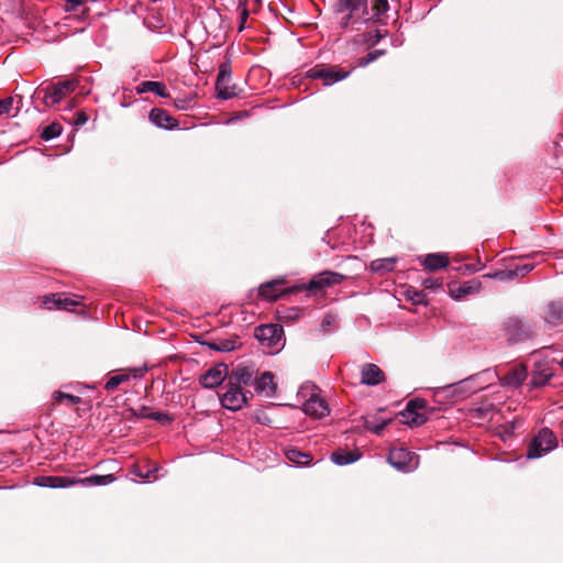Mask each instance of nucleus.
I'll list each match as a JSON object with an SVG mask.
<instances>
[{"mask_svg": "<svg viewBox=\"0 0 563 563\" xmlns=\"http://www.w3.org/2000/svg\"><path fill=\"white\" fill-rule=\"evenodd\" d=\"M559 364L563 368V358L559 362Z\"/></svg>", "mask_w": 563, "mask_h": 563, "instance_id": "4d7b16f0", "label": "nucleus"}, {"mask_svg": "<svg viewBox=\"0 0 563 563\" xmlns=\"http://www.w3.org/2000/svg\"><path fill=\"white\" fill-rule=\"evenodd\" d=\"M494 377L495 374L489 369H486L459 383L452 384L450 388L453 389V394L460 393L461 397L464 398L467 395L484 389L487 385L490 384L489 380H492Z\"/></svg>", "mask_w": 563, "mask_h": 563, "instance_id": "20e7f679", "label": "nucleus"}, {"mask_svg": "<svg viewBox=\"0 0 563 563\" xmlns=\"http://www.w3.org/2000/svg\"><path fill=\"white\" fill-rule=\"evenodd\" d=\"M157 471V468H153L147 471L146 473H143L141 468H136L134 471V474L143 479L151 481L152 475Z\"/></svg>", "mask_w": 563, "mask_h": 563, "instance_id": "49530a36", "label": "nucleus"}, {"mask_svg": "<svg viewBox=\"0 0 563 563\" xmlns=\"http://www.w3.org/2000/svg\"><path fill=\"white\" fill-rule=\"evenodd\" d=\"M34 484L41 487L66 488L74 486L73 477L68 476H38Z\"/></svg>", "mask_w": 563, "mask_h": 563, "instance_id": "6ab92c4d", "label": "nucleus"}, {"mask_svg": "<svg viewBox=\"0 0 563 563\" xmlns=\"http://www.w3.org/2000/svg\"><path fill=\"white\" fill-rule=\"evenodd\" d=\"M396 262V257L379 258L373 261L371 267L374 272H391L395 268Z\"/></svg>", "mask_w": 563, "mask_h": 563, "instance_id": "72a5a7b5", "label": "nucleus"}, {"mask_svg": "<svg viewBox=\"0 0 563 563\" xmlns=\"http://www.w3.org/2000/svg\"><path fill=\"white\" fill-rule=\"evenodd\" d=\"M424 402L422 400H410L407 406L405 412H402V417L406 418L405 422L410 426H421L426 422V417L423 413L418 412V409H423Z\"/></svg>", "mask_w": 563, "mask_h": 563, "instance_id": "f3484780", "label": "nucleus"}, {"mask_svg": "<svg viewBox=\"0 0 563 563\" xmlns=\"http://www.w3.org/2000/svg\"><path fill=\"white\" fill-rule=\"evenodd\" d=\"M227 377H229L228 366L218 364L202 374L199 378V383L202 387L211 389L224 383Z\"/></svg>", "mask_w": 563, "mask_h": 563, "instance_id": "9d476101", "label": "nucleus"}, {"mask_svg": "<svg viewBox=\"0 0 563 563\" xmlns=\"http://www.w3.org/2000/svg\"><path fill=\"white\" fill-rule=\"evenodd\" d=\"M558 446V439L554 432L544 427L532 438L527 456L528 459H539Z\"/></svg>", "mask_w": 563, "mask_h": 563, "instance_id": "7ed1b4c3", "label": "nucleus"}, {"mask_svg": "<svg viewBox=\"0 0 563 563\" xmlns=\"http://www.w3.org/2000/svg\"><path fill=\"white\" fill-rule=\"evenodd\" d=\"M373 53H376V58L383 54V51L376 49Z\"/></svg>", "mask_w": 563, "mask_h": 563, "instance_id": "5fc2aeb1", "label": "nucleus"}, {"mask_svg": "<svg viewBox=\"0 0 563 563\" xmlns=\"http://www.w3.org/2000/svg\"><path fill=\"white\" fill-rule=\"evenodd\" d=\"M287 460L296 466L309 465L312 461V456L308 453H303L297 449H289L286 451Z\"/></svg>", "mask_w": 563, "mask_h": 563, "instance_id": "7c9ffc66", "label": "nucleus"}, {"mask_svg": "<svg viewBox=\"0 0 563 563\" xmlns=\"http://www.w3.org/2000/svg\"><path fill=\"white\" fill-rule=\"evenodd\" d=\"M361 457V453L356 451H349V452H333L331 454V461L340 466L351 464L353 462H356Z\"/></svg>", "mask_w": 563, "mask_h": 563, "instance_id": "2f4dec72", "label": "nucleus"}, {"mask_svg": "<svg viewBox=\"0 0 563 563\" xmlns=\"http://www.w3.org/2000/svg\"><path fill=\"white\" fill-rule=\"evenodd\" d=\"M115 481V476L112 474L107 475H90L84 478L73 477L74 486L81 485L85 487L90 486H106Z\"/></svg>", "mask_w": 563, "mask_h": 563, "instance_id": "b1692460", "label": "nucleus"}, {"mask_svg": "<svg viewBox=\"0 0 563 563\" xmlns=\"http://www.w3.org/2000/svg\"><path fill=\"white\" fill-rule=\"evenodd\" d=\"M231 75H232V71H231L230 65L228 63L221 64L219 67L216 86L221 87L223 85L229 84L230 79H231Z\"/></svg>", "mask_w": 563, "mask_h": 563, "instance_id": "c9c22d12", "label": "nucleus"}, {"mask_svg": "<svg viewBox=\"0 0 563 563\" xmlns=\"http://www.w3.org/2000/svg\"><path fill=\"white\" fill-rule=\"evenodd\" d=\"M364 428L375 434H379L390 422V419L379 415H367L364 418Z\"/></svg>", "mask_w": 563, "mask_h": 563, "instance_id": "c85d7f7f", "label": "nucleus"}, {"mask_svg": "<svg viewBox=\"0 0 563 563\" xmlns=\"http://www.w3.org/2000/svg\"><path fill=\"white\" fill-rule=\"evenodd\" d=\"M136 89H137L139 93L153 92L158 97L169 98V92L167 90V87L162 81H153V80L142 81L137 86Z\"/></svg>", "mask_w": 563, "mask_h": 563, "instance_id": "bb28decb", "label": "nucleus"}, {"mask_svg": "<svg viewBox=\"0 0 563 563\" xmlns=\"http://www.w3.org/2000/svg\"><path fill=\"white\" fill-rule=\"evenodd\" d=\"M253 372L246 366H238L232 373L229 375L228 379L232 384L236 386H247L252 383Z\"/></svg>", "mask_w": 563, "mask_h": 563, "instance_id": "a878e982", "label": "nucleus"}, {"mask_svg": "<svg viewBox=\"0 0 563 563\" xmlns=\"http://www.w3.org/2000/svg\"><path fill=\"white\" fill-rule=\"evenodd\" d=\"M80 303V297L76 295L52 294L43 298V307L46 309L73 310Z\"/></svg>", "mask_w": 563, "mask_h": 563, "instance_id": "6e6552de", "label": "nucleus"}, {"mask_svg": "<svg viewBox=\"0 0 563 563\" xmlns=\"http://www.w3.org/2000/svg\"><path fill=\"white\" fill-rule=\"evenodd\" d=\"M238 10L240 11V20H241L240 30H242L244 23L247 20V16H249V9H247V7H238Z\"/></svg>", "mask_w": 563, "mask_h": 563, "instance_id": "09e8293b", "label": "nucleus"}, {"mask_svg": "<svg viewBox=\"0 0 563 563\" xmlns=\"http://www.w3.org/2000/svg\"><path fill=\"white\" fill-rule=\"evenodd\" d=\"M532 269H533L532 264H523V265L516 266L514 269L500 271L495 274H487V275H485V277L496 278V279H500V280L514 279L517 277H523Z\"/></svg>", "mask_w": 563, "mask_h": 563, "instance_id": "4be33fe9", "label": "nucleus"}, {"mask_svg": "<svg viewBox=\"0 0 563 563\" xmlns=\"http://www.w3.org/2000/svg\"><path fill=\"white\" fill-rule=\"evenodd\" d=\"M148 417L156 421H168L169 420L168 416L161 411L152 412L151 415H148Z\"/></svg>", "mask_w": 563, "mask_h": 563, "instance_id": "8fccbe9b", "label": "nucleus"}, {"mask_svg": "<svg viewBox=\"0 0 563 563\" xmlns=\"http://www.w3.org/2000/svg\"><path fill=\"white\" fill-rule=\"evenodd\" d=\"M347 13L342 18L341 22H340V26L341 29L345 30L347 29L350 25H355L357 23L362 24V20L361 21H357V20H354V15L356 12H351V11H346Z\"/></svg>", "mask_w": 563, "mask_h": 563, "instance_id": "a19ab883", "label": "nucleus"}, {"mask_svg": "<svg viewBox=\"0 0 563 563\" xmlns=\"http://www.w3.org/2000/svg\"><path fill=\"white\" fill-rule=\"evenodd\" d=\"M388 463L396 470L409 473L419 465V456L405 448H395L389 451Z\"/></svg>", "mask_w": 563, "mask_h": 563, "instance_id": "423d86ee", "label": "nucleus"}, {"mask_svg": "<svg viewBox=\"0 0 563 563\" xmlns=\"http://www.w3.org/2000/svg\"><path fill=\"white\" fill-rule=\"evenodd\" d=\"M422 265L428 271H438L449 265V257L443 253H431L424 256Z\"/></svg>", "mask_w": 563, "mask_h": 563, "instance_id": "cd10ccee", "label": "nucleus"}, {"mask_svg": "<svg viewBox=\"0 0 563 563\" xmlns=\"http://www.w3.org/2000/svg\"><path fill=\"white\" fill-rule=\"evenodd\" d=\"M345 276L331 271H324L316 275L308 284L309 290H323L328 287L340 285Z\"/></svg>", "mask_w": 563, "mask_h": 563, "instance_id": "1a4fd4ad", "label": "nucleus"}, {"mask_svg": "<svg viewBox=\"0 0 563 563\" xmlns=\"http://www.w3.org/2000/svg\"><path fill=\"white\" fill-rule=\"evenodd\" d=\"M217 96L220 99L228 100L236 96L235 87L229 86V84L223 85L221 87L216 86Z\"/></svg>", "mask_w": 563, "mask_h": 563, "instance_id": "4c0bfd02", "label": "nucleus"}, {"mask_svg": "<svg viewBox=\"0 0 563 563\" xmlns=\"http://www.w3.org/2000/svg\"><path fill=\"white\" fill-rule=\"evenodd\" d=\"M367 0H339L335 4L336 13H344L346 11L357 12L360 9L363 10L362 22L367 20Z\"/></svg>", "mask_w": 563, "mask_h": 563, "instance_id": "aec40b11", "label": "nucleus"}, {"mask_svg": "<svg viewBox=\"0 0 563 563\" xmlns=\"http://www.w3.org/2000/svg\"><path fill=\"white\" fill-rule=\"evenodd\" d=\"M81 3V0H67L66 2V10L73 11L76 10L77 7Z\"/></svg>", "mask_w": 563, "mask_h": 563, "instance_id": "603ef678", "label": "nucleus"}, {"mask_svg": "<svg viewBox=\"0 0 563 563\" xmlns=\"http://www.w3.org/2000/svg\"><path fill=\"white\" fill-rule=\"evenodd\" d=\"M63 128L59 123L53 122L45 126L41 133L44 141H51L60 135Z\"/></svg>", "mask_w": 563, "mask_h": 563, "instance_id": "f704fd0d", "label": "nucleus"}, {"mask_svg": "<svg viewBox=\"0 0 563 563\" xmlns=\"http://www.w3.org/2000/svg\"><path fill=\"white\" fill-rule=\"evenodd\" d=\"M527 377V369L522 365H518L512 367L500 377V382L504 386L518 387L520 386Z\"/></svg>", "mask_w": 563, "mask_h": 563, "instance_id": "412c9836", "label": "nucleus"}, {"mask_svg": "<svg viewBox=\"0 0 563 563\" xmlns=\"http://www.w3.org/2000/svg\"><path fill=\"white\" fill-rule=\"evenodd\" d=\"M336 322V317L333 313H327L321 321V329L327 332L332 328Z\"/></svg>", "mask_w": 563, "mask_h": 563, "instance_id": "37998d69", "label": "nucleus"}, {"mask_svg": "<svg viewBox=\"0 0 563 563\" xmlns=\"http://www.w3.org/2000/svg\"><path fill=\"white\" fill-rule=\"evenodd\" d=\"M255 389L257 393L265 394L266 396H274L276 393V384L274 383V375L271 372H264L255 379Z\"/></svg>", "mask_w": 563, "mask_h": 563, "instance_id": "393cba45", "label": "nucleus"}, {"mask_svg": "<svg viewBox=\"0 0 563 563\" xmlns=\"http://www.w3.org/2000/svg\"><path fill=\"white\" fill-rule=\"evenodd\" d=\"M218 396L223 408L239 411L247 404L249 396H252V393L244 391L242 387L227 380Z\"/></svg>", "mask_w": 563, "mask_h": 563, "instance_id": "f03ea898", "label": "nucleus"}, {"mask_svg": "<svg viewBox=\"0 0 563 563\" xmlns=\"http://www.w3.org/2000/svg\"><path fill=\"white\" fill-rule=\"evenodd\" d=\"M280 284L278 282H269L262 285L258 289V294L262 298L274 301L279 298L282 290L277 289Z\"/></svg>", "mask_w": 563, "mask_h": 563, "instance_id": "473e14b6", "label": "nucleus"}, {"mask_svg": "<svg viewBox=\"0 0 563 563\" xmlns=\"http://www.w3.org/2000/svg\"><path fill=\"white\" fill-rule=\"evenodd\" d=\"M13 107V98L8 97L0 100V115L9 114Z\"/></svg>", "mask_w": 563, "mask_h": 563, "instance_id": "c03bdc74", "label": "nucleus"}, {"mask_svg": "<svg viewBox=\"0 0 563 563\" xmlns=\"http://www.w3.org/2000/svg\"><path fill=\"white\" fill-rule=\"evenodd\" d=\"M283 328L279 324H263L256 328L255 338L263 346L269 349L272 353L283 347Z\"/></svg>", "mask_w": 563, "mask_h": 563, "instance_id": "39448f33", "label": "nucleus"}, {"mask_svg": "<svg viewBox=\"0 0 563 563\" xmlns=\"http://www.w3.org/2000/svg\"><path fill=\"white\" fill-rule=\"evenodd\" d=\"M150 121L157 128L173 130L178 125L175 118L168 114L166 110L154 108L148 115Z\"/></svg>", "mask_w": 563, "mask_h": 563, "instance_id": "dca6fc26", "label": "nucleus"}, {"mask_svg": "<svg viewBox=\"0 0 563 563\" xmlns=\"http://www.w3.org/2000/svg\"><path fill=\"white\" fill-rule=\"evenodd\" d=\"M53 399L56 402L66 401L68 406L77 405L81 401V398L71 394H66L64 391H55L53 394Z\"/></svg>", "mask_w": 563, "mask_h": 563, "instance_id": "e433bc0d", "label": "nucleus"}, {"mask_svg": "<svg viewBox=\"0 0 563 563\" xmlns=\"http://www.w3.org/2000/svg\"><path fill=\"white\" fill-rule=\"evenodd\" d=\"M379 38H380V34L377 32V34H376V41H375V42H379Z\"/></svg>", "mask_w": 563, "mask_h": 563, "instance_id": "6e6d98bb", "label": "nucleus"}, {"mask_svg": "<svg viewBox=\"0 0 563 563\" xmlns=\"http://www.w3.org/2000/svg\"><path fill=\"white\" fill-rule=\"evenodd\" d=\"M505 325L509 340L514 342L526 340L532 334L531 327L519 318L508 319Z\"/></svg>", "mask_w": 563, "mask_h": 563, "instance_id": "f8f14e48", "label": "nucleus"}, {"mask_svg": "<svg viewBox=\"0 0 563 563\" xmlns=\"http://www.w3.org/2000/svg\"><path fill=\"white\" fill-rule=\"evenodd\" d=\"M540 355V352H533L531 354V358L536 364V369L532 373L530 382L533 387L544 386L554 375L553 371L545 363L539 361Z\"/></svg>", "mask_w": 563, "mask_h": 563, "instance_id": "ddd939ff", "label": "nucleus"}, {"mask_svg": "<svg viewBox=\"0 0 563 563\" xmlns=\"http://www.w3.org/2000/svg\"><path fill=\"white\" fill-rule=\"evenodd\" d=\"M407 297L416 305L427 303L426 294L418 290H408Z\"/></svg>", "mask_w": 563, "mask_h": 563, "instance_id": "79ce46f5", "label": "nucleus"}, {"mask_svg": "<svg viewBox=\"0 0 563 563\" xmlns=\"http://www.w3.org/2000/svg\"><path fill=\"white\" fill-rule=\"evenodd\" d=\"M174 106L179 110H187L188 109V100L187 99H175Z\"/></svg>", "mask_w": 563, "mask_h": 563, "instance_id": "3c124183", "label": "nucleus"}, {"mask_svg": "<svg viewBox=\"0 0 563 563\" xmlns=\"http://www.w3.org/2000/svg\"><path fill=\"white\" fill-rule=\"evenodd\" d=\"M238 7H247V0H239Z\"/></svg>", "mask_w": 563, "mask_h": 563, "instance_id": "864d4df0", "label": "nucleus"}, {"mask_svg": "<svg viewBox=\"0 0 563 563\" xmlns=\"http://www.w3.org/2000/svg\"><path fill=\"white\" fill-rule=\"evenodd\" d=\"M87 121H88V115L85 112L80 111V112L76 113L74 124L77 126H81V125L86 124Z\"/></svg>", "mask_w": 563, "mask_h": 563, "instance_id": "a18cd8bd", "label": "nucleus"}, {"mask_svg": "<svg viewBox=\"0 0 563 563\" xmlns=\"http://www.w3.org/2000/svg\"><path fill=\"white\" fill-rule=\"evenodd\" d=\"M376 59V53H368L365 57H362L358 62V65L364 67L367 66L369 63L374 62Z\"/></svg>", "mask_w": 563, "mask_h": 563, "instance_id": "de8ad7c7", "label": "nucleus"}, {"mask_svg": "<svg viewBox=\"0 0 563 563\" xmlns=\"http://www.w3.org/2000/svg\"><path fill=\"white\" fill-rule=\"evenodd\" d=\"M373 3L374 15L379 18L382 14L387 12L389 4L387 0H371Z\"/></svg>", "mask_w": 563, "mask_h": 563, "instance_id": "ea45409f", "label": "nucleus"}, {"mask_svg": "<svg viewBox=\"0 0 563 563\" xmlns=\"http://www.w3.org/2000/svg\"><path fill=\"white\" fill-rule=\"evenodd\" d=\"M544 320L551 327H558L563 324V302L562 301H553L550 302L547 307V311L544 313Z\"/></svg>", "mask_w": 563, "mask_h": 563, "instance_id": "5701e85b", "label": "nucleus"}, {"mask_svg": "<svg viewBox=\"0 0 563 563\" xmlns=\"http://www.w3.org/2000/svg\"><path fill=\"white\" fill-rule=\"evenodd\" d=\"M385 380L384 372L375 364L367 363L361 369V383L367 386H376Z\"/></svg>", "mask_w": 563, "mask_h": 563, "instance_id": "2eb2a0df", "label": "nucleus"}, {"mask_svg": "<svg viewBox=\"0 0 563 563\" xmlns=\"http://www.w3.org/2000/svg\"><path fill=\"white\" fill-rule=\"evenodd\" d=\"M303 411L310 417L321 419L330 413V408L324 398L313 393L303 404Z\"/></svg>", "mask_w": 563, "mask_h": 563, "instance_id": "9b49d317", "label": "nucleus"}, {"mask_svg": "<svg viewBox=\"0 0 563 563\" xmlns=\"http://www.w3.org/2000/svg\"><path fill=\"white\" fill-rule=\"evenodd\" d=\"M482 284L478 280H468L461 285H450V296L455 300H461L467 295L476 294L481 290Z\"/></svg>", "mask_w": 563, "mask_h": 563, "instance_id": "a211bd4d", "label": "nucleus"}, {"mask_svg": "<svg viewBox=\"0 0 563 563\" xmlns=\"http://www.w3.org/2000/svg\"><path fill=\"white\" fill-rule=\"evenodd\" d=\"M145 371H146V368L134 367V368L129 369L125 373H120V374L113 375L107 380L104 388L108 391H113L118 388L119 385L129 382L131 378L143 377Z\"/></svg>", "mask_w": 563, "mask_h": 563, "instance_id": "4468645a", "label": "nucleus"}, {"mask_svg": "<svg viewBox=\"0 0 563 563\" xmlns=\"http://www.w3.org/2000/svg\"><path fill=\"white\" fill-rule=\"evenodd\" d=\"M206 345L218 352H231L240 346L238 339H218L207 342Z\"/></svg>", "mask_w": 563, "mask_h": 563, "instance_id": "c756f323", "label": "nucleus"}, {"mask_svg": "<svg viewBox=\"0 0 563 563\" xmlns=\"http://www.w3.org/2000/svg\"><path fill=\"white\" fill-rule=\"evenodd\" d=\"M422 286H423L424 289H430V290L435 291V290L442 288L443 279L442 278L429 277V278L423 279Z\"/></svg>", "mask_w": 563, "mask_h": 563, "instance_id": "58836bf2", "label": "nucleus"}, {"mask_svg": "<svg viewBox=\"0 0 563 563\" xmlns=\"http://www.w3.org/2000/svg\"><path fill=\"white\" fill-rule=\"evenodd\" d=\"M76 87V80L58 81L56 84L38 87L35 90V97L41 98L46 107H53L74 92Z\"/></svg>", "mask_w": 563, "mask_h": 563, "instance_id": "f257e3e1", "label": "nucleus"}, {"mask_svg": "<svg viewBox=\"0 0 563 563\" xmlns=\"http://www.w3.org/2000/svg\"><path fill=\"white\" fill-rule=\"evenodd\" d=\"M350 71L336 69L334 67H314L307 71V77L311 79H321L324 86H331L345 79Z\"/></svg>", "mask_w": 563, "mask_h": 563, "instance_id": "0eeeda50", "label": "nucleus"}]
</instances>
